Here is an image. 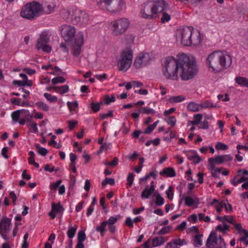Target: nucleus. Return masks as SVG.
I'll return each mask as SVG.
<instances>
[{
  "instance_id": "1",
  "label": "nucleus",
  "mask_w": 248,
  "mask_h": 248,
  "mask_svg": "<svg viewBox=\"0 0 248 248\" xmlns=\"http://www.w3.org/2000/svg\"><path fill=\"white\" fill-rule=\"evenodd\" d=\"M179 75L182 80L192 79L197 74L198 69L195 59L185 54L179 55Z\"/></svg>"
},
{
  "instance_id": "2",
  "label": "nucleus",
  "mask_w": 248,
  "mask_h": 248,
  "mask_svg": "<svg viewBox=\"0 0 248 248\" xmlns=\"http://www.w3.org/2000/svg\"><path fill=\"white\" fill-rule=\"evenodd\" d=\"M206 63L213 72L218 73L230 66L232 64V58L229 55L216 51L208 55Z\"/></svg>"
},
{
  "instance_id": "3",
  "label": "nucleus",
  "mask_w": 248,
  "mask_h": 248,
  "mask_svg": "<svg viewBox=\"0 0 248 248\" xmlns=\"http://www.w3.org/2000/svg\"><path fill=\"white\" fill-rule=\"evenodd\" d=\"M179 62V55H178L177 59L172 57L166 58L165 66L163 68L162 71L167 79L173 80L178 79L180 69Z\"/></svg>"
},
{
  "instance_id": "4",
  "label": "nucleus",
  "mask_w": 248,
  "mask_h": 248,
  "mask_svg": "<svg viewBox=\"0 0 248 248\" xmlns=\"http://www.w3.org/2000/svg\"><path fill=\"white\" fill-rule=\"evenodd\" d=\"M130 25L129 20L122 17L111 22L109 25L111 34L114 37H119L124 34Z\"/></svg>"
},
{
  "instance_id": "5",
  "label": "nucleus",
  "mask_w": 248,
  "mask_h": 248,
  "mask_svg": "<svg viewBox=\"0 0 248 248\" xmlns=\"http://www.w3.org/2000/svg\"><path fill=\"white\" fill-rule=\"evenodd\" d=\"M43 5L37 1L27 3L21 9L20 16H37L42 14Z\"/></svg>"
},
{
  "instance_id": "6",
  "label": "nucleus",
  "mask_w": 248,
  "mask_h": 248,
  "mask_svg": "<svg viewBox=\"0 0 248 248\" xmlns=\"http://www.w3.org/2000/svg\"><path fill=\"white\" fill-rule=\"evenodd\" d=\"M133 51L130 47H126L121 52L120 59L118 65L120 71H126L132 63Z\"/></svg>"
},
{
  "instance_id": "7",
  "label": "nucleus",
  "mask_w": 248,
  "mask_h": 248,
  "mask_svg": "<svg viewBox=\"0 0 248 248\" xmlns=\"http://www.w3.org/2000/svg\"><path fill=\"white\" fill-rule=\"evenodd\" d=\"M98 3L109 12L117 14L124 8V3L123 0H99Z\"/></svg>"
},
{
  "instance_id": "8",
  "label": "nucleus",
  "mask_w": 248,
  "mask_h": 248,
  "mask_svg": "<svg viewBox=\"0 0 248 248\" xmlns=\"http://www.w3.org/2000/svg\"><path fill=\"white\" fill-rule=\"evenodd\" d=\"M192 28L191 27H186L178 29L176 32L177 40L180 41L181 43L184 46H190V43H191L190 38Z\"/></svg>"
},
{
  "instance_id": "9",
  "label": "nucleus",
  "mask_w": 248,
  "mask_h": 248,
  "mask_svg": "<svg viewBox=\"0 0 248 248\" xmlns=\"http://www.w3.org/2000/svg\"><path fill=\"white\" fill-rule=\"evenodd\" d=\"M169 5L164 0H158L153 2L151 7V13L153 15L162 14V16H170Z\"/></svg>"
},
{
  "instance_id": "10",
  "label": "nucleus",
  "mask_w": 248,
  "mask_h": 248,
  "mask_svg": "<svg viewBox=\"0 0 248 248\" xmlns=\"http://www.w3.org/2000/svg\"><path fill=\"white\" fill-rule=\"evenodd\" d=\"M206 246L207 248H226V244L220 235L217 236L215 232H212L208 236Z\"/></svg>"
},
{
  "instance_id": "11",
  "label": "nucleus",
  "mask_w": 248,
  "mask_h": 248,
  "mask_svg": "<svg viewBox=\"0 0 248 248\" xmlns=\"http://www.w3.org/2000/svg\"><path fill=\"white\" fill-rule=\"evenodd\" d=\"M50 41L49 36L46 31L42 32L39 36L36 45V47L38 50L42 49L44 52H50L51 47L48 43Z\"/></svg>"
},
{
  "instance_id": "12",
  "label": "nucleus",
  "mask_w": 248,
  "mask_h": 248,
  "mask_svg": "<svg viewBox=\"0 0 248 248\" xmlns=\"http://www.w3.org/2000/svg\"><path fill=\"white\" fill-rule=\"evenodd\" d=\"M11 219L7 217H2L0 222V235L5 241L10 239L8 234L11 230Z\"/></svg>"
},
{
  "instance_id": "13",
  "label": "nucleus",
  "mask_w": 248,
  "mask_h": 248,
  "mask_svg": "<svg viewBox=\"0 0 248 248\" xmlns=\"http://www.w3.org/2000/svg\"><path fill=\"white\" fill-rule=\"evenodd\" d=\"M233 157L230 155H217L214 157L208 159L210 169L215 170L216 164H221L232 160Z\"/></svg>"
},
{
  "instance_id": "14",
  "label": "nucleus",
  "mask_w": 248,
  "mask_h": 248,
  "mask_svg": "<svg viewBox=\"0 0 248 248\" xmlns=\"http://www.w3.org/2000/svg\"><path fill=\"white\" fill-rule=\"evenodd\" d=\"M151 57L148 53H140L136 58L134 66L137 69L146 66L150 63Z\"/></svg>"
},
{
  "instance_id": "15",
  "label": "nucleus",
  "mask_w": 248,
  "mask_h": 248,
  "mask_svg": "<svg viewBox=\"0 0 248 248\" xmlns=\"http://www.w3.org/2000/svg\"><path fill=\"white\" fill-rule=\"evenodd\" d=\"M84 43V34L82 32H79L75 38L72 45V53L74 56H78L81 51V47Z\"/></svg>"
},
{
  "instance_id": "16",
  "label": "nucleus",
  "mask_w": 248,
  "mask_h": 248,
  "mask_svg": "<svg viewBox=\"0 0 248 248\" xmlns=\"http://www.w3.org/2000/svg\"><path fill=\"white\" fill-rule=\"evenodd\" d=\"M61 34L65 42H71L75 37L76 29L70 25H64L62 27Z\"/></svg>"
},
{
  "instance_id": "17",
  "label": "nucleus",
  "mask_w": 248,
  "mask_h": 248,
  "mask_svg": "<svg viewBox=\"0 0 248 248\" xmlns=\"http://www.w3.org/2000/svg\"><path fill=\"white\" fill-rule=\"evenodd\" d=\"M61 13L63 15H67L68 16H84L86 14L85 11L81 10L75 7H71L67 10L63 9Z\"/></svg>"
},
{
  "instance_id": "18",
  "label": "nucleus",
  "mask_w": 248,
  "mask_h": 248,
  "mask_svg": "<svg viewBox=\"0 0 248 248\" xmlns=\"http://www.w3.org/2000/svg\"><path fill=\"white\" fill-rule=\"evenodd\" d=\"M191 36L190 40H191V43H190V46H198L201 44L202 38L199 30H194L192 28Z\"/></svg>"
},
{
  "instance_id": "19",
  "label": "nucleus",
  "mask_w": 248,
  "mask_h": 248,
  "mask_svg": "<svg viewBox=\"0 0 248 248\" xmlns=\"http://www.w3.org/2000/svg\"><path fill=\"white\" fill-rule=\"evenodd\" d=\"M22 112L23 113L21 115L22 118L20 120L19 124L21 125H23L26 122L31 123V119L33 117V115L28 109H23Z\"/></svg>"
},
{
  "instance_id": "20",
  "label": "nucleus",
  "mask_w": 248,
  "mask_h": 248,
  "mask_svg": "<svg viewBox=\"0 0 248 248\" xmlns=\"http://www.w3.org/2000/svg\"><path fill=\"white\" fill-rule=\"evenodd\" d=\"M70 21L73 24L84 25L86 24L88 21V16H71Z\"/></svg>"
},
{
  "instance_id": "21",
  "label": "nucleus",
  "mask_w": 248,
  "mask_h": 248,
  "mask_svg": "<svg viewBox=\"0 0 248 248\" xmlns=\"http://www.w3.org/2000/svg\"><path fill=\"white\" fill-rule=\"evenodd\" d=\"M234 226L235 228V229L237 231L238 233L240 234V235L242 234V232H245V236H243L242 237L240 238V241H245L248 238V231L243 229L242 227L241 224L240 223H235L234 224Z\"/></svg>"
},
{
  "instance_id": "22",
  "label": "nucleus",
  "mask_w": 248,
  "mask_h": 248,
  "mask_svg": "<svg viewBox=\"0 0 248 248\" xmlns=\"http://www.w3.org/2000/svg\"><path fill=\"white\" fill-rule=\"evenodd\" d=\"M56 5L51 2L47 3L45 6H43V9L42 11V14L49 15L51 14L54 11Z\"/></svg>"
},
{
  "instance_id": "23",
  "label": "nucleus",
  "mask_w": 248,
  "mask_h": 248,
  "mask_svg": "<svg viewBox=\"0 0 248 248\" xmlns=\"http://www.w3.org/2000/svg\"><path fill=\"white\" fill-rule=\"evenodd\" d=\"M155 191L154 185H151L149 187L147 186L143 190L141 194V197L142 199H148L152 193Z\"/></svg>"
},
{
  "instance_id": "24",
  "label": "nucleus",
  "mask_w": 248,
  "mask_h": 248,
  "mask_svg": "<svg viewBox=\"0 0 248 248\" xmlns=\"http://www.w3.org/2000/svg\"><path fill=\"white\" fill-rule=\"evenodd\" d=\"M160 175L166 176L167 177H172L176 175V172L174 169L172 168L169 167L164 169L159 173Z\"/></svg>"
},
{
  "instance_id": "25",
  "label": "nucleus",
  "mask_w": 248,
  "mask_h": 248,
  "mask_svg": "<svg viewBox=\"0 0 248 248\" xmlns=\"http://www.w3.org/2000/svg\"><path fill=\"white\" fill-rule=\"evenodd\" d=\"M185 202L186 206L190 207L195 204H199V200L197 197L193 198L190 196H186L185 198Z\"/></svg>"
},
{
  "instance_id": "26",
  "label": "nucleus",
  "mask_w": 248,
  "mask_h": 248,
  "mask_svg": "<svg viewBox=\"0 0 248 248\" xmlns=\"http://www.w3.org/2000/svg\"><path fill=\"white\" fill-rule=\"evenodd\" d=\"M23 110V109H18L16 111H13L11 113V118L12 119V121L14 122L15 123H19L20 121L19 118L20 115H22V111Z\"/></svg>"
},
{
  "instance_id": "27",
  "label": "nucleus",
  "mask_w": 248,
  "mask_h": 248,
  "mask_svg": "<svg viewBox=\"0 0 248 248\" xmlns=\"http://www.w3.org/2000/svg\"><path fill=\"white\" fill-rule=\"evenodd\" d=\"M77 229V225L73 227L71 223L69 224L67 232V236L69 239H72L75 236Z\"/></svg>"
},
{
  "instance_id": "28",
  "label": "nucleus",
  "mask_w": 248,
  "mask_h": 248,
  "mask_svg": "<svg viewBox=\"0 0 248 248\" xmlns=\"http://www.w3.org/2000/svg\"><path fill=\"white\" fill-rule=\"evenodd\" d=\"M235 80L240 86L248 87V79L246 78L241 77H236Z\"/></svg>"
},
{
  "instance_id": "29",
  "label": "nucleus",
  "mask_w": 248,
  "mask_h": 248,
  "mask_svg": "<svg viewBox=\"0 0 248 248\" xmlns=\"http://www.w3.org/2000/svg\"><path fill=\"white\" fill-rule=\"evenodd\" d=\"M187 108L190 111H198L200 109V104L191 102L187 105Z\"/></svg>"
},
{
  "instance_id": "30",
  "label": "nucleus",
  "mask_w": 248,
  "mask_h": 248,
  "mask_svg": "<svg viewBox=\"0 0 248 248\" xmlns=\"http://www.w3.org/2000/svg\"><path fill=\"white\" fill-rule=\"evenodd\" d=\"M186 99L185 96L183 95H178L172 96L169 98L168 101L170 103H176L181 102Z\"/></svg>"
},
{
  "instance_id": "31",
  "label": "nucleus",
  "mask_w": 248,
  "mask_h": 248,
  "mask_svg": "<svg viewBox=\"0 0 248 248\" xmlns=\"http://www.w3.org/2000/svg\"><path fill=\"white\" fill-rule=\"evenodd\" d=\"M202 236L203 235L201 234H198L195 236L193 244L196 247H199L202 245Z\"/></svg>"
},
{
  "instance_id": "32",
  "label": "nucleus",
  "mask_w": 248,
  "mask_h": 248,
  "mask_svg": "<svg viewBox=\"0 0 248 248\" xmlns=\"http://www.w3.org/2000/svg\"><path fill=\"white\" fill-rule=\"evenodd\" d=\"M52 211H54L55 213H59L62 212L64 210V208L60 203L55 204L53 202L51 206Z\"/></svg>"
},
{
  "instance_id": "33",
  "label": "nucleus",
  "mask_w": 248,
  "mask_h": 248,
  "mask_svg": "<svg viewBox=\"0 0 248 248\" xmlns=\"http://www.w3.org/2000/svg\"><path fill=\"white\" fill-rule=\"evenodd\" d=\"M165 242L164 237H156L153 240V247H157L162 245Z\"/></svg>"
},
{
  "instance_id": "34",
  "label": "nucleus",
  "mask_w": 248,
  "mask_h": 248,
  "mask_svg": "<svg viewBox=\"0 0 248 248\" xmlns=\"http://www.w3.org/2000/svg\"><path fill=\"white\" fill-rule=\"evenodd\" d=\"M103 103L102 101L100 103L92 102L89 106L91 108L93 112L96 113L100 110L101 105Z\"/></svg>"
},
{
  "instance_id": "35",
  "label": "nucleus",
  "mask_w": 248,
  "mask_h": 248,
  "mask_svg": "<svg viewBox=\"0 0 248 248\" xmlns=\"http://www.w3.org/2000/svg\"><path fill=\"white\" fill-rule=\"evenodd\" d=\"M218 107L216 104H213L212 102L206 101L205 102H204L201 104H200V108H214Z\"/></svg>"
},
{
  "instance_id": "36",
  "label": "nucleus",
  "mask_w": 248,
  "mask_h": 248,
  "mask_svg": "<svg viewBox=\"0 0 248 248\" xmlns=\"http://www.w3.org/2000/svg\"><path fill=\"white\" fill-rule=\"evenodd\" d=\"M120 218L121 216L119 215L116 217H110L108 220L105 221V222H106V224L108 225H114V224L116 223L118 220Z\"/></svg>"
},
{
  "instance_id": "37",
  "label": "nucleus",
  "mask_w": 248,
  "mask_h": 248,
  "mask_svg": "<svg viewBox=\"0 0 248 248\" xmlns=\"http://www.w3.org/2000/svg\"><path fill=\"white\" fill-rule=\"evenodd\" d=\"M202 118V114H197L194 115V120L191 121V124L193 125H198L200 124Z\"/></svg>"
},
{
  "instance_id": "38",
  "label": "nucleus",
  "mask_w": 248,
  "mask_h": 248,
  "mask_svg": "<svg viewBox=\"0 0 248 248\" xmlns=\"http://www.w3.org/2000/svg\"><path fill=\"white\" fill-rule=\"evenodd\" d=\"M55 90H57V89H59V92L60 94H63L69 91V87L68 85H64L61 87L54 86L52 87Z\"/></svg>"
},
{
  "instance_id": "39",
  "label": "nucleus",
  "mask_w": 248,
  "mask_h": 248,
  "mask_svg": "<svg viewBox=\"0 0 248 248\" xmlns=\"http://www.w3.org/2000/svg\"><path fill=\"white\" fill-rule=\"evenodd\" d=\"M35 105L40 109L47 111L49 109L48 106L43 102H38L36 103Z\"/></svg>"
},
{
  "instance_id": "40",
  "label": "nucleus",
  "mask_w": 248,
  "mask_h": 248,
  "mask_svg": "<svg viewBox=\"0 0 248 248\" xmlns=\"http://www.w3.org/2000/svg\"><path fill=\"white\" fill-rule=\"evenodd\" d=\"M139 111L144 114H155V111L152 109L147 107H143L139 109Z\"/></svg>"
},
{
  "instance_id": "41",
  "label": "nucleus",
  "mask_w": 248,
  "mask_h": 248,
  "mask_svg": "<svg viewBox=\"0 0 248 248\" xmlns=\"http://www.w3.org/2000/svg\"><path fill=\"white\" fill-rule=\"evenodd\" d=\"M35 147L38 149V153L41 155L45 156L48 152L47 149L40 147L39 144H36Z\"/></svg>"
},
{
  "instance_id": "42",
  "label": "nucleus",
  "mask_w": 248,
  "mask_h": 248,
  "mask_svg": "<svg viewBox=\"0 0 248 248\" xmlns=\"http://www.w3.org/2000/svg\"><path fill=\"white\" fill-rule=\"evenodd\" d=\"M44 96L47 100L51 103H55L58 100V98L56 96L52 95L48 93H45Z\"/></svg>"
},
{
  "instance_id": "43",
  "label": "nucleus",
  "mask_w": 248,
  "mask_h": 248,
  "mask_svg": "<svg viewBox=\"0 0 248 248\" xmlns=\"http://www.w3.org/2000/svg\"><path fill=\"white\" fill-rule=\"evenodd\" d=\"M107 225L106 222H105L104 221L101 223V225L99 226H97L96 228V230L100 232L101 234L103 235L106 231V227Z\"/></svg>"
},
{
  "instance_id": "44",
  "label": "nucleus",
  "mask_w": 248,
  "mask_h": 248,
  "mask_svg": "<svg viewBox=\"0 0 248 248\" xmlns=\"http://www.w3.org/2000/svg\"><path fill=\"white\" fill-rule=\"evenodd\" d=\"M223 208H225V210L227 211H228L227 206L226 202H225L221 201L220 202L218 203V206L216 207L217 211L218 213H221Z\"/></svg>"
},
{
  "instance_id": "45",
  "label": "nucleus",
  "mask_w": 248,
  "mask_h": 248,
  "mask_svg": "<svg viewBox=\"0 0 248 248\" xmlns=\"http://www.w3.org/2000/svg\"><path fill=\"white\" fill-rule=\"evenodd\" d=\"M67 105L70 111L72 112L78 107V104L77 101H75L74 102H68Z\"/></svg>"
},
{
  "instance_id": "46",
  "label": "nucleus",
  "mask_w": 248,
  "mask_h": 248,
  "mask_svg": "<svg viewBox=\"0 0 248 248\" xmlns=\"http://www.w3.org/2000/svg\"><path fill=\"white\" fill-rule=\"evenodd\" d=\"M155 203L157 206H161L164 203V199L159 194L156 196Z\"/></svg>"
},
{
  "instance_id": "47",
  "label": "nucleus",
  "mask_w": 248,
  "mask_h": 248,
  "mask_svg": "<svg viewBox=\"0 0 248 248\" xmlns=\"http://www.w3.org/2000/svg\"><path fill=\"white\" fill-rule=\"evenodd\" d=\"M135 36L133 34H127L125 36L124 39L127 44H130L134 43Z\"/></svg>"
},
{
  "instance_id": "48",
  "label": "nucleus",
  "mask_w": 248,
  "mask_h": 248,
  "mask_svg": "<svg viewBox=\"0 0 248 248\" xmlns=\"http://www.w3.org/2000/svg\"><path fill=\"white\" fill-rule=\"evenodd\" d=\"M114 185L115 184L114 179L112 178H106V179L102 182L103 186H106L107 185Z\"/></svg>"
},
{
  "instance_id": "49",
  "label": "nucleus",
  "mask_w": 248,
  "mask_h": 248,
  "mask_svg": "<svg viewBox=\"0 0 248 248\" xmlns=\"http://www.w3.org/2000/svg\"><path fill=\"white\" fill-rule=\"evenodd\" d=\"M65 81V79L62 77H57L52 78V82L53 84L55 85L58 83H64Z\"/></svg>"
},
{
  "instance_id": "50",
  "label": "nucleus",
  "mask_w": 248,
  "mask_h": 248,
  "mask_svg": "<svg viewBox=\"0 0 248 248\" xmlns=\"http://www.w3.org/2000/svg\"><path fill=\"white\" fill-rule=\"evenodd\" d=\"M86 238V236L84 232L82 230L79 231L78 234V241L83 242Z\"/></svg>"
},
{
  "instance_id": "51",
  "label": "nucleus",
  "mask_w": 248,
  "mask_h": 248,
  "mask_svg": "<svg viewBox=\"0 0 248 248\" xmlns=\"http://www.w3.org/2000/svg\"><path fill=\"white\" fill-rule=\"evenodd\" d=\"M172 229L171 226H167L162 228L158 232L159 235H164L166 233H169Z\"/></svg>"
},
{
  "instance_id": "52",
  "label": "nucleus",
  "mask_w": 248,
  "mask_h": 248,
  "mask_svg": "<svg viewBox=\"0 0 248 248\" xmlns=\"http://www.w3.org/2000/svg\"><path fill=\"white\" fill-rule=\"evenodd\" d=\"M216 148L218 150H226L228 149V147L224 143L217 142L216 145Z\"/></svg>"
},
{
  "instance_id": "53",
  "label": "nucleus",
  "mask_w": 248,
  "mask_h": 248,
  "mask_svg": "<svg viewBox=\"0 0 248 248\" xmlns=\"http://www.w3.org/2000/svg\"><path fill=\"white\" fill-rule=\"evenodd\" d=\"M184 152L186 153V155L189 160H192L194 159V157H195V153H197L195 151H184Z\"/></svg>"
},
{
  "instance_id": "54",
  "label": "nucleus",
  "mask_w": 248,
  "mask_h": 248,
  "mask_svg": "<svg viewBox=\"0 0 248 248\" xmlns=\"http://www.w3.org/2000/svg\"><path fill=\"white\" fill-rule=\"evenodd\" d=\"M140 162L139 163V166L137 168H135L134 170L137 173H140L141 171V169L143 167L142 164L144 162V158L143 157H140Z\"/></svg>"
},
{
  "instance_id": "55",
  "label": "nucleus",
  "mask_w": 248,
  "mask_h": 248,
  "mask_svg": "<svg viewBox=\"0 0 248 248\" xmlns=\"http://www.w3.org/2000/svg\"><path fill=\"white\" fill-rule=\"evenodd\" d=\"M173 188L172 186H170L167 190L166 191L167 198L170 200H172L173 196Z\"/></svg>"
},
{
  "instance_id": "56",
  "label": "nucleus",
  "mask_w": 248,
  "mask_h": 248,
  "mask_svg": "<svg viewBox=\"0 0 248 248\" xmlns=\"http://www.w3.org/2000/svg\"><path fill=\"white\" fill-rule=\"evenodd\" d=\"M174 241V243L176 245L182 246L183 245H186L187 244V242L185 239H181L180 238L173 239Z\"/></svg>"
},
{
  "instance_id": "57",
  "label": "nucleus",
  "mask_w": 248,
  "mask_h": 248,
  "mask_svg": "<svg viewBox=\"0 0 248 248\" xmlns=\"http://www.w3.org/2000/svg\"><path fill=\"white\" fill-rule=\"evenodd\" d=\"M199 218L201 220L204 221L206 222H209L210 221V218L208 216H205L204 214L200 213L198 215Z\"/></svg>"
},
{
  "instance_id": "58",
  "label": "nucleus",
  "mask_w": 248,
  "mask_h": 248,
  "mask_svg": "<svg viewBox=\"0 0 248 248\" xmlns=\"http://www.w3.org/2000/svg\"><path fill=\"white\" fill-rule=\"evenodd\" d=\"M105 103L106 105H109L110 103L114 102L115 101V98L114 96H111L110 97L108 95H105Z\"/></svg>"
},
{
  "instance_id": "59",
  "label": "nucleus",
  "mask_w": 248,
  "mask_h": 248,
  "mask_svg": "<svg viewBox=\"0 0 248 248\" xmlns=\"http://www.w3.org/2000/svg\"><path fill=\"white\" fill-rule=\"evenodd\" d=\"M134 178V175L133 173H129L127 177V181L128 182V184L129 186H132Z\"/></svg>"
},
{
  "instance_id": "60",
  "label": "nucleus",
  "mask_w": 248,
  "mask_h": 248,
  "mask_svg": "<svg viewBox=\"0 0 248 248\" xmlns=\"http://www.w3.org/2000/svg\"><path fill=\"white\" fill-rule=\"evenodd\" d=\"M176 122V119L173 116L170 117L167 121L168 124L170 125L171 126H174L175 125Z\"/></svg>"
},
{
  "instance_id": "61",
  "label": "nucleus",
  "mask_w": 248,
  "mask_h": 248,
  "mask_svg": "<svg viewBox=\"0 0 248 248\" xmlns=\"http://www.w3.org/2000/svg\"><path fill=\"white\" fill-rule=\"evenodd\" d=\"M62 181L61 180H59L56 181L55 183H53L50 186V188L51 190H56L57 188L59 186L60 184L62 183Z\"/></svg>"
},
{
  "instance_id": "62",
  "label": "nucleus",
  "mask_w": 248,
  "mask_h": 248,
  "mask_svg": "<svg viewBox=\"0 0 248 248\" xmlns=\"http://www.w3.org/2000/svg\"><path fill=\"white\" fill-rule=\"evenodd\" d=\"M113 113L112 110H109L107 113L100 114V116L101 119H105L108 117H112Z\"/></svg>"
},
{
  "instance_id": "63",
  "label": "nucleus",
  "mask_w": 248,
  "mask_h": 248,
  "mask_svg": "<svg viewBox=\"0 0 248 248\" xmlns=\"http://www.w3.org/2000/svg\"><path fill=\"white\" fill-rule=\"evenodd\" d=\"M224 218V222H225V221H226L234 225V224L235 223L234 221L233 220V217L232 216H223Z\"/></svg>"
},
{
  "instance_id": "64",
  "label": "nucleus",
  "mask_w": 248,
  "mask_h": 248,
  "mask_svg": "<svg viewBox=\"0 0 248 248\" xmlns=\"http://www.w3.org/2000/svg\"><path fill=\"white\" fill-rule=\"evenodd\" d=\"M200 124L201 125L199 127V128L207 129L209 128L208 122L207 120L201 122Z\"/></svg>"
}]
</instances>
